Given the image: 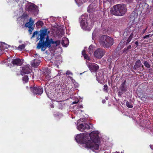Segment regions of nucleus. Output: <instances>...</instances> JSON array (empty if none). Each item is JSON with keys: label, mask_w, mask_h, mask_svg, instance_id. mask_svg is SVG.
I'll return each mask as SVG.
<instances>
[{"label": "nucleus", "mask_w": 153, "mask_h": 153, "mask_svg": "<svg viewBox=\"0 0 153 153\" xmlns=\"http://www.w3.org/2000/svg\"><path fill=\"white\" fill-rule=\"evenodd\" d=\"M127 1L131 2L132 1V0H126Z\"/></svg>", "instance_id": "603ef678"}, {"label": "nucleus", "mask_w": 153, "mask_h": 153, "mask_svg": "<svg viewBox=\"0 0 153 153\" xmlns=\"http://www.w3.org/2000/svg\"><path fill=\"white\" fill-rule=\"evenodd\" d=\"M150 147L152 149H153V145H150Z\"/></svg>", "instance_id": "8fccbe9b"}, {"label": "nucleus", "mask_w": 153, "mask_h": 153, "mask_svg": "<svg viewBox=\"0 0 153 153\" xmlns=\"http://www.w3.org/2000/svg\"><path fill=\"white\" fill-rule=\"evenodd\" d=\"M90 128V126L88 124H81L77 126V128L79 131H82L85 130H88Z\"/></svg>", "instance_id": "f8f14e48"}, {"label": "nucleus", "mask_w": 153, "mask_h": 153, "mask_svg": "<svg viewBox=\"0 0 153 153\" xmlns=\"http://www.w3.org/2000/svg\"><path fill=\"white\" fill-rule=\"evenodd\" d=\"M91 7V5L90 4L88 7V12H92L93 11L92 9L90 8Z\"/></svg>", "instance_id": "473e14b6"}, {"label": "nucleus", "mask_w": 153, "mask_h": 153, "mask_svg": "<svg viewBox=\"0 0 153 153\" xmlns=\"http://www.w3.org/2000/svg\"><path fill=\"white\" fill-rule=\"evenodd\" d=\"M50 31L48 29L45 28H42L40 31H35L33 33L31 37H36L37 38H49V33Z\"/></svg>", "instance_id": "39448f33"}, {"label": "nucleus", "mask_w": 153, "mask_h": 153, "mask_svg": "<svg viewBox=\"0 0 153 153\" xmlns=\"http://www.w3.org/2000/svg\"><path fill=\"white\" fill-rule=\"evenodd\" d=\"M92 48L93 47L91 45H90L88 49V52L90 54H91L93 52Z\"/></svg>", "instance_id": "c85d7f7f"}, {"label": "nucleus", "mask_w": 153, "mask_h": 153, "mask_svg": "<svg viewBox=\"0 0 153 153\" xmlns=\"http://www.w3.org/2000/svg\"><path fill=\"white\" fill-rule=\"evenodd\" d=\"M147 28H148V27H147L146 29H144L143 30V33H144L145 32V31H146V30L147 29Z\"/></svg>", "instance_id": "a18cd8bd"}, {"label": "nucleus", "mask_w": 153, "mask_h": 153, "mask_svg": "<svg viewBox=\"0 0 153 153\" xmlns=\"http://www.w3.org/2000/svg\"><path fill=\"white\" fill-rule=\"evenodd\" d=\"M30 66L29 65H27L23 67L21 71V74L23 76L24 74H28L30 73L31 70L30 69Z\"/></svg>", "instance_id": "9d476101"}, {"label": "nucleus", "mask_w": 153, "mask_h": 153, "mask_svg": "<svg viewBox=\"0 0 153 153\" xmlns=\"http://www.w3.org/2000/svg\"><path fill=\"white\" fill-rule=\"evenodd\" d=\"M150 35H146L143 37V38H146L147 37H149V36Z\"/></svg>", "instance_id": "c03bdc74"}, {"label": "nucleus", "mask_w": 153, "mask_h": 153, "mask_svg": "<svg viewBox=\"0 0 153 153\" xmlns=\"http://www.w3.org/2000/svg\"><path fill=\"white\" fill-rule=\"evenodd\" d=\"M80 120H78V123H79V121Z\"/></svg>", "instance_id": "bf43d9fd"}, {"label": "nucleus", "mask_w": 153, "mask_h": 153, "mask_svg": "<svg viewBox=\"0 0 153 153\" xmlns=\"http://www.w3.org/2000/svg\"><path fill=\"white\" fill-rule=\"evenodd\" d=\"M144 64L145 66L148 68H149L150 67V64L147 61H145L144 62Z\"/></svg>", "instance_id": "cd10ccee"}, {"label": "nucleus", "mask_w": 153, "mask_h": 153, "mask_svg": "<svg viewBox=\"0 0 153 153\" xmlns=\"http://www.w3.org/2000/svg\"><path fill=\"white\" fill-rule=\"evenodd\" d=\"M61 73L60 72H59L57 74V76H60L61 74Z\"/></svg>", "instance_id": "de8ad7c7"}, {"label": "nucleus", "mask_w": 153, "mask_h": 153, "mask_svg": "<svg viewBox=\"0 0 153 153\" xmlns=\"http://www.w3.org/2000/svg\"><path fill=\"white\" fill-rule=\"evenodd\" d=\"M99 42L104 47L108 48L113 44V39H100Z\"/></svg>", "instance_id": "0eeeda50"}, {"label": "nucleus", "mask_w": 153, "mask_h": 153, "mask_svg": "<svg viewBox=\"0 0 153 153\" xmlns=\"http://www.w3.org/2000/svg\"><path fill=\"white\" fill-rule=\"evenodd\" d=\"M105 102V100H103L102 101V102L103 103H104Z\"/></svg>", "instance_id": "09e8293b"}, {"label": "nucleus", "mask_w": 153, "mask_h": 153, "mask_svg": "<svg viewBox=\"0 0 153 153\" xmlns=\"http://www.w3.org/2000/svg\"><path fill=\"white\" fill-rule=\"evenodd\" d=\"M142 68H143V65H142Z\"/></svg>", "instance_id": "338daca9"}, {"label": "nucleus", "mask_w": 153, "mask_h": 153, "mask_svg": "<svg viewBox=\"0 0 153 153\" xmlns=\"http://www.w3.org/2000/svg\"><path fill=\"white\" fill-rule=\"evenodd\" d=\"M28 16V15L27 14L23 13L21 16L22 18H26Z\"/></svg>", "instance_id": "72a5a7b5"}, {"label": "nucleus", "mask_w": 153, "mask_h": 153, "mask_svg": "<svg viewBox=\"0 0 153 153\" xmlns=\"http://www.w3.org/2000/svg\"><path fill=\"white\" fill-rule=\"evenodd\" d=\"M87 17L85 16L82 15L80 18L81 21V26L82 28L86 30L90 31L94 24V22L87 20Z\"/></svg>", "instance_id": "20e7f679"}, {"label": "nucleus", "mask_w": 153, "mask_h": 153, "mask_svg": "<svg viewBox=\"0 0 153 153\" xmlns=\"http://www.w3.org/2000/svg\"><path fill=\"white\" fill-rule=\"evenodd\" d=\"M21 42H21V41H19V42L20 43H21Z\"/></svg>", "instance_id": "680f3d73"}, {"label": "nucleus", "mask_w": 153, "mask_h": 153, "mask_svg": "<svg viewBox=\"0 0 153 153\" xmlns=\"http://www.w3.org/2000/svg\"><path fill=\"white\" fill-rule=\"evenodd\" d=\"M126 82V81L123 82L120 86V88L122 91V94L124 93L126 90V86L125 85Z\"/></svg>", "instance_id": "a211bd4d"}, {"label": "nucleus", "mask_w": 153, "mask_h": 153, "mask_svg": "<svg viewBox=\"0 0 153 153\" xmlns=\"http://www.w3.org/2000/svg\"><path fill=\"white\" fill-rule=\"evenodd\" d=\"M40 62V59L36 58L31 61V65L33 67H36L39 65Z\"/></svg>", "instance_id": "2eb2a0df"}, {"label": "nucleus", "mask_w": 153, "mask_h": 153, "mask_svg": "<svg viewBox=\"0 0 153 153\" xmlns=\"http://www.w3.org/2000/svg\"><path fill=\"white\" fill-rule=\"evenodd\" d=\"M40 39L37 45V48L38 49H41L42 51H44L47 48L50 47L52 44H55L56 46L60 45L61 42L60 40L54 42L52 40V39Z\"/></svg>", "instance_id": "f03ea898"}, {"label": "nucleus", "mask_w": 153, "mask_h": 153, "mask_svg": "<svg viewBox=\"0 0 153 153\" xmlns=\"http://www.w3.org/2000/svg\"><path fill=\"white\" fill-rule=\"evenodd\" d=\"M130 39H128V42H130Z\"/></svg>", "instance_id": "4d7b16f0"}, {"label": "nucleus", "mask_w": 153, "mask_h": 153, "mask_svg": "<svg viewBox=\"0 0 153 153\" xmlns=\"http://www.w3.org/2000/svg\"><path fill=\"white\" fill-rule=\"evenodd\" d=\"M96 77H97V79H98V76H97V75H96Z\"/></svg>", "instance_id": "052dcab7"}, {"label": "nucleus", "mask_w": 153, "mask_h": 153, "mask_svg": "<svg viewBox=\"0 0 153 153\" xmlns=\"http://www.w3.org/2000/svg\"><path fill=\"white\" fill-rule=\"evenodd\" d=\"M130 47H131V46H129L128 47V49L130 48Z\"/></svg>", "instance_id": "13d9d810"}, {"label": "nucleus", "mask_w": 153, "mask_h": 153, "mask_svg": "<svg viewBox=\"0 0 153 153\" xmlns=\"http://www.w3.org/2000/svg\"><path fill=\"white\" fill-rule=\"evenodd\" d=\"M43 24L42 21H39L37 22L36 23V26L38 28L41 27Z\"/></svg>", "instance_id": "5701e85b"}, {"label": "nucleus", "mask_w": 153, "mask_h": 153, "mask_svg": "<svg viewBox=\"0 0 153 153\" xmlns=\"http://www.w3.org/2000/svg\"><path fill=\"white\" fill-rule=\"evenodd\" d=\"M99 134L98 131H92L89 134L87 133H82L78 134L75 140L76 142L82 144L85 148L96 152L99 148L100 143Z\"/></svg>", "instance_id": "f257e3e1"}, {"label": "nucleus", "mask_w": 153, "mask_h": 153, "mask_svg": "<svg viewBox=\"0 0 153 153\" xmlns=\"http://www.w3.org/2000/svg\"><path fill=\"white\" fill-rule=\"evenodd\" d=\"M64 75H68V76H72L73 74L72 73L69 71H67L66 73H64Z\"/></svg>", "instance_id": "c756f323"}, {"label": "nucleus", "mask_w": 153, "mask_h": 153, "mask_svg": "<svg viewBox=\"0 0 153 153\" xmlns=\"http://www.w3.org/2000/svg\"><path fill=\"white\" fill-rule=\"evenodd\" d=\"M106 1L109 2L110 3H111L112 1H113L114 0H106Z\"/></svg>", "instance_id": "37998d69"}, {"label": "nucleus", "mask_w": 153, "mask_h": 153, "mask_svg": "<svg viewBox=\"0 0 153 153\" xmlns=\"http://www.w3.org/2000/svg\"><path fill=\"white\" fill-rule=\"evenodd\" d=\"M25 44H23L22 45H19L18 48V49L20 51H22L25 48Z\"/></svg>", "instance_id": "b1692460"}, {"label": "nucleus", "mask_w": 153, "mask_h": 153, "mask_svg": "<svg viewBox=\"0 0 153 153\" xmlns=\"http://www.w3.org/2000/svg\"><path fill=\"white\" fill-rule=\"evenodd\" d=\"M22 80L24 83L27 82L28 80V76L27 75H25L24 77H22Z\"/></svg>", "instance_id": "bb28decb"}, {"label": "nucleus", "mask_w": 153, "mask_h": 153, "mask_svg": "<svg viewBox=\"0 0 153 153\" xmlns=\"http://www.w3.org/2000/svg\"><path fill=\"white\" fill-rule=\"evenodd\" d=\"M60 61H57L56 59L55 61H54V62L56 64V67L58 68L59 65L58 64L60 63Z\"/></svg>", "instance_id": "2f4dec72"}, {"label": "nucleus", "mask_w": 153, "mask_h": 153, "mask_svg": "<svg viewBox=\"0 0 153 153\" xmlns=\"http://www.w3.org/2000/svg\"><path fill=\"white\" fill-rule=\"evenodd\" d=\"M133 32H131V34L130 35L128 38H132L133 37Z\"/></svg>", "instance_id": "a19ab883"}, {"label": "nucleus", "mask_w": 153, "mask_h": 153, "mask_svg": "<svg viewBox=\"0 0 153 153\" xmlns=\"http://www.w3.org/2000/svg\"><path fill=\"white\" fill-rule=\"evenodd\" d=\"M78 111H82L81 110H78Z\"/></svg>", "instance_id": "0e129e2a"}, {"label": "nucleus", "mask_w": 153, "mask_h": 153, "mask_svg": "<svg viewBox=\"0 0 153 153\" xmlns=\"http://www.w3.org/2000/svg\"><path fill=\"white\" fill-rule=\"evenodd\" d=\"M62 38H66V39H67V38H66V37H63Z\"/></svg>", "instance_id": "69168bd1"}, {"label": "nucleus", "mask_w": 153, "mask_h": 153, "mask_svg": "<svg viewBox=\"0 0 153 153\" xmlns=\"http://www.w3.org/2000/svg\"><path fill=\"white\" fill-rule=\"evenodd\" d=\"M83 108V105H78V109H79V108Z\"/></svg>", "instance_id": "79ce46f5"}, {"label": "nucleus", "mask_w": 153, "mask_h": 153, "mask_svg": "<svg viewBox=\"0 0 153 153\" xmlns=\"http://www.w3.org/2000/svg\"><path fill=\"white\" fill-rule=\"evenodd\" d=\"M137 12L135 11H133L130 17V19L132 20L131 21H135V19L137 18Z\"/></svg>", "instance_id": "dca6fc26"}, {"label": "nucleus", "mask_w": 153, "mask_h": 153, "mask_svg": "<svg viewBox=\"0 0 153 153\" xmlns=\"http://www.w3.org/2000/svg\"><path fill=\"white\" fill-rule=\"evenodd\" d=\"M87 65L91 72H96L99 68L98 65L95 63H89Z\"/></svg>", "instance_id": "9b49d317"}, {"label": "nucleus", "mask_w": 153, "mask_h": 153, "mask_svg": "<svg viewBox=\"0 0 153 153\" xmlns=\"http://www.w3.org/2000/svg\"><path fill=\"white\" fill-rule=\"evenodd\" d=\"M56 34L58 38H60L62 37V36L64 34V32L62 30H58L57 32H56Z\"/></svg>", "instance_id": "4be33fe9"}, {"label": "nucleus", "mask_w": 153, "mask_h": 153, "mask_svg": "<svg viewBox=\"0 0 153 153\" xmlns=\"http://www.w3.org/2000/svg\"><path fill=\"white\" fill-rule=\"evenodd\" d=\"M141 62L140 60L137 61L134 66V69L136 70L137 68L140 67L141 65Z\"/></svg>", "instance_id": "412c9836"}, {"label": "nucleus", "mask_w": 153, "mask_h": 153, "mask_svg": "<svg viewBox=\"0 0 153 153\" xmlns=\"http://www.w3.org/2000/svg\"><path fill=\"white\" fill-rule=\"evenodd\" d=\"M51 72V71L48 68H47L45 71V74L46 73V74H49Z\"/></svg>", "instance_id": "e433bc0d"}, {"label": "nucleus", "mask_w": 153, "mask_h": 153, "mask_svg": "<svg viewBox=\"0 0 153 153\" xmlns=\"http://www.w3.org/2000/svg\"><path fill=\"white\" fill-rule=\"evenodd\" d=\"M152 26H153V22L152 23Z\"/></svg>", "instance_id": "e2e57ef3"}, {"label": "nucleus", "mask_w": 153, "mask_h": 153, "mask_svg": "<svg viewBox=\"0 0 153 153\" xmlns=\"http://www.w3.org/2000/svg\"><path fill=\"white\" fill-rule=\"evenodd\" d=\"M149 122L147 124L145 125V126H144L143 125L142 126V125H141L140 126H142L143 128V129L144 130V131L145 132H146L147 131L146 130L147 129L148 131H151L153 134V124L152 125V128L151 129L150 128L151 125H149Z\"/></svg>", "instance_id": "ddd939ff"}, {"label": "nucleus", "mask_w": 153, "mask_h": 153, "mask_svg": "<svg viewBox=\"0 0 153 153\" xmlns=\"http://www.w3.org/2000/svg\"><path fill=\"white\" fill-rule=\"evenodd\" d=\"M100 38H111V37L105 35H102L101 36Z\"/></svg>", "instance_id": "f704fd0d"}, {"label": "nucleus", "mask_w": 153, "mask_h": 153, "mask_svg": "<svg viewBox=\"0 0 153 153\" xmlns=\"http://www.w3.org/2000/svg\"><path fill=\"white\" fill-rule=\"evenodd\" d=\"M152 56H153V53H152Z\"/></svg>", "instance_id": "774afa93"}, {"label": "nucleus", "mask_w": 153, "mask_h": 153, "mask_svg": "<svg viewBox=\"0 0 153 153\" xmlns=\"http://www.w3.org/2000/svg\"><path fill=\"white\" fill-rule=\"evenodd\" d=\"M82 55H83L84 57V58L85 59H86L88 60H89L90 58L88 56L85 54V50H83L82 52Z\"/></svg>", "instance_id": "393cba45"}, {"label": "nucleus", "mask_w": 153, "mask_h": 153, "mask_svg": "<svg viewBox=\"0 0 153 153\" xmlns=\"http://www.w3.org/2000/svg\"><path fill=\"white\" fill-rule=\"evenodd\" d=\"M35 5L33 4L32 5H30L27 7V10L30 12H33L36 10L35 8Z\"/></svg>", "instance_id": "aec40b11"}, {"label": "nucleus", "mask_w": 153, "mask_h": 153, "mask_svg": "<svg viewBox=\"0 0 153 153\" xmlns=\"http://www.w3.org/2000/svg\"><path fill=\"white\" fill-rule=\"evenodd\" d=\"M51 76L49 74H45V76H44V81H47L49 80Z\"/></svg>", "instance_id": "a878e982"}, {"label": "nucleus", "mask_w": 153, "mask_h": 153, "mask_svg": "<svg viewBox=\"0 0 153 153\" xmlns=\"http://www.w3.org/2000/svg\"><path fill=\"white\" fill-rule=\"evenodd\" d=\"M105 53V51L103 49L99 48L94 51V55L95 57L97 59H100L104 56Z\"/></svg>", "instance_id": "6e6552de"}, {"label": "nucleus", "mask_w": 153, "mask_h": 153, "mask_svg": "<svg viewBox=\"0 0 153 153\" xmlns=\"http://www.w3.org/2000/svg\"><path fill=\"white\" fill-rule=\"evenodd\" d=\"M69 41L68 39H63L62 41V46L66 47L69 45Z\"/></svg>", "instance_id": "6ab92c4d"}, {"label": "nucleus", "mask_w": 153, "mask_h": 153, "mask_svg": "<svg viewBox=\"0 0 153 153\" xmlns=\"http://www.w3.org/2000/svg\"><path fill=\"white\" fill-rule=\"evenodd\" d=\"M78 102L77 101V102H76V101H74L73 102H72V104H76L78 103Z\"/></svg>", "instance_id": "49530a36"}, {"label": "nucleus", "mask_w": 153, "mask_h": 153, "mask_svg": "<svg viewBox=\"0 0 153 153\" xmlns=\"http://www.w3.org/2000/svg\"><path fill=\"white\" fill-rule=\"evenodd\" d=\"M127 9L124 4H118L111 8V13L117 16L124 15L126 12Z\"/></svg>", "instance_id": "7ed1b4c3"}, {"label": "nucleus", "mask_w": 153, "mask_h": 153, "mask_svg": "<svg viewBox=\"0 0 153 153\" xmlns=\"http://www.w3.org/2000/svg\"><path fill=\"white\" fill-rule=\"evenodd\" d=\"M135 43L137 45H138V42H135Z\"/></svg>", "instance_id": "864d4df0"}, {"label": "nucleus", "mask_w": 153, "mask_h": 153, "mask_svg": "<svg viewBox=\"0 0 153 153\" xmlns=\"http://www.w3.org/2000/svg\"><path fill=\"white\" fill-rule=\"evenodd\" d=\"M30 90L32 92L36 94H41L43 92V88L41 87L34 86L30 87Z\"/></svg>", "instance_id": "1a4fd4ad"}, {"label": "nucleus", "mask_w": 153, "mask_h": 153, "mask_svg": "<svg viewBox=\"0 0 153 153\" xmlns=\"http://www.w3.org/2000/svg\"><path fill=\"white\" fill-rule=\"evenodd\" d=\"M142 96L143 97H146V96L144 95H144H142Z\"/></svg>", "instance_id": "6e6d98bb"}, {"label": "nucleus", "mask_w": 153, "mask_h": 153, "mask_svg": "<svg viewBox=\"0 0 153 153\" xmlns=\"http://www.w3.org/2000/svg\"><path fill=\"white\" fill-rule=\"evenodd\" d=\"M136 25V22L134 21H130L128 23V27L125 31L123 35L126 36L128 34H129L130 33L134 31L135 29Z\"/></svg>", "instance_id": "423d86ee"}, {"label": "nucleus", "mask_w": 153, "mask_h": 153, "mask_svg": "<svg viewBox=\"0 0 153 153\" xmlns=\"http://www.w3.org/2000/svg\"><path fill=\"white\" fill-rule=\"evenodd\" d=\"M108 88L107 85H104V88H103L104 91L105 92H107Z\"/></svg>", "instance_id": "c9c22d12"}, {"label": "nucleus", "mask_w": 153, "mask_h": 153, "mask_svg": "<svg viewBox=\"0 0 153 153\" xmlns=\"http://www.w3.org/2000/svg\"><path fill=\"white\" fill-rule=\"evenodd\" d=\"M127 106L129 108H131L133 107V106L131 103L128 102H127L126 103Z\"/></svg>", "instance_id": "7c9ffc66"}, {"label": "nucleus", "mask_w": 153, "mask_h": 153, "mask_svg": "<svg viewBox=\"0 0 153 153\" xmlns=\"http://www.w3.org/2000/svg\"><path fill=\"white\" fill-rule=\"evenodd\" d=\"M34 23V21L32 19V18L29 19V22H27L25 25V27H32Z\"/></svg>", "instance_id": "f3484780"}, {"label": "nucleus", "mask_w": 153, "mask_h": 153, "mask_svg": "<svg viewBox=\"0 0 153 153\" xmlns=\"http://www.w3.org/2000/svg\"><path fill=\"white\" fill-rule=\"evenodd\" d=\"M23 63L22 60L19 58L14 59L11 62V63L14 65H20Z\"/></svg>", "instance_id": "4468645a"}, {"label": "nucleus", "mask_w": 153, "mask_h": 153, "mask_svg": "<svg viewBox=\"0 0 153 153\" xmlns=\"http://www.w3.org/2000/svg\"><path fill=\"white\" fill-rule=\"evenodd\" d=\"M29 28L28 31L30 33H31L32 30L34 29V28L33 27H28Z\"/></svg>", "instance_id": "4c0bfd02"}, {"label": "nucleus", "mask_w": 153, "mask_h": 153, "mask_svg": "<svg viewBox=\"0 0 153 153\" xmlns=\"http://www.w3.org/2000/svg\"><path fill=\"white\" fill-rule=\"evenodd\" d=\"M53 45H54V46H55V47H53L52 49H52V50H54L55 48H56V47H59V45H58V46H56V44H53ZM51 47V46H50V47ZM49 48H50V47H49Z\"/></svg>", "instance_id": "ea45409f"}, {"label": "nucleus", "mask_w": 153, "mask_h": 153, "mask_svg": "<svg viewBox=\"0 0 153 153\" xmlns=\"http://www.w3.org/2000/svg\"><path fill=\"white\" fill-rule=\"evenodd\" d=\"M96 32H94L92 33V38H95L96 37Z\"/></svg>", "instance_id": "58836bf2"}, {"label": "nucleus", "mask_w": 153, "mask_h": 153, "mask_svg": "<svg viewBox=\"0 0 153 153\" xmlns=\"http://www.w3.org/2000/svg\"><path fill=\"white\" fill-rule=\"evenodd\" d=\"M51 107L52 108H54V105H52V104L51 105Z\"/></svg>", "instance_id": "3c124183"}, {"label": "nucleus", "mask_w": 153, "mask_h": 153, "mask_svg": "<svg viewBox=\"0 0 153 153\" xmlns=\"http://www.w3.org/2000/svg\"><path fill=\"white\" fill-rule=\"evenodd\" d=\"M105 99H106V100H108V97H106L105 98Z\"/></svg>", "instance_id": "5fc2aeb1"}]
</instances>
